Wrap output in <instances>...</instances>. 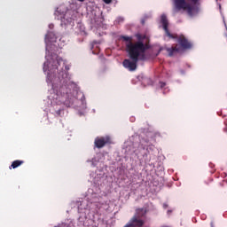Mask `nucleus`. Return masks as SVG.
I'll return each instance as SVG.
<instances>
[{
    "instance_id": "1",
    "label": "nucleus",
    "mask_w": 227,
    "mask_h": 227,
    "mask_svg": "<svg viewBox=\"0 0 227 227\" xmlns=\"http://www.w3.org/2000/svg\"><path fill=\"white\" fill-rule=\"evenodd\" d=\"M121 39L126 42V52L129 58V59H124L122 65L124 68H128L129 72H134V70L137 68L139 56H141V54H145V52L148 51V44H145L142 41L133 43L132 37L127 35H121Z\"/></svg>"
},
{
    "instance_id": "2",
    "label": "nucleus",
    "mask_w": 227,
    "mask_h": 227,
    "mask_svg": "<svg viewBox=\"0 0 227 227\" xmlns=\"http://www.w3.org/2000/svg\"><path fill=\"white\" fill-rule=\"evenodd\" d=\"M200 0H174L173 15L178 12H186L189 17H196L200 13Z\"/></svg>"
},
{
    "instance_id": "3",
    "label": "nucleus",
    "mask_w": 227,
    "mask_h": 227,
    "mask_svg": "<svg viewBox=\"0 0 227 227\" xmlns=\"http://www.w3.org/2000/svg\"><path fill=\"white\" fill-rule=\"evenodd\" d=\"M177 43L176 46H172L171 48H167L166 51L168 53V56H173V54L176 52H180V51H185L186 49H192V43L189 42V40L186 39L185 35H179V38H177Z\"/></svg>"
},
{
    "instance_id": "4",
    "label": "nucleus",
    "mask_w": 227,
    "mask_h": 227,
    "mask_svg": "<svg viewBox=\"0 0 227 227\" xmlns=\"http://www.w3.org/2000/svg\"><path fill=\"white\" fill-rule=\"evenodd\" d=\"M139 148L142 150H146V153L143 154V157H148L153 150H155V145L150 143V139L148 138H142L140 140Z\"/></svg>"
},
{
    "instance_id": "5",
    "label": "nucleus",
    "mask_w": 227,
    "mask_h": 227,
    "mask_svg": "<svg viewBox=\"0 0 227 227\" xmlns=\"http://www.w3.org/2000/svg\"><path fill=\"white\" fill-rule=\"evenodd\" d=\"M111 137L106 136V137H96L94 141V145L96 148H104L106 145H111Z\"/></svg>"
},
{
    "instance_id": "6",
    "label": "nucleus",
    "mask_w": 227,
    "mask_h": 227,
    "mask_svg": "<svg viewBox=\"0 0 227 227\" xmlns=\"http://www.w3.org/2000/svg\"><path fill=\"white\" fill-rule=\"evenodd\" d=\"M145 225V220L132 216L129 223L124 227H141Z\"/></svg>"
},
{
    "instance_id": "7",
    "label": "nucleus",
    "mask_w": 227,
    "mask_h": 227,
    "mask_svg": "<svg viewBox=\"0 0 227 227\" xmlns=\"http://www.w3.org/2000/svg\"><path fill=\"white\" fill-rule=\"evenodd\" d=\"M160 22L163 26V29L167 36H168V38H176V35H173L172 34H170L169 29L168 28L169 23L168 22V17L165 14L161 15Z\"/></svg>"
},
{
    "instance_id": "8",
    "label": "nucleus",
    "mask_w": 227,
    "mask_h": 227,
    "mask_svg": "<svg viewBox=\"0 0 227 227\" xmlns=\"http://www.w3.org/2000/svg\"><path fill=\"white\" fill-rule=\"evenodd\" d=\"M147 212L148 211L146 210V208H137V209H136V213H135L134 216L138 219H143V217L146 216Z\"/></svg>"
},
{
    "instance_id": "9",
    "label": "nucleus",
    "mask_w": 227,
    "mask_h": 227,
    "mask_svg": "<svg viewBox=\"0 0 227 227\" xmlns=\"http://www.w3.org/2000/svg\"><path fill=\"white\" fill-rule=\"evenodd\" d=\"M22 164H24V160H16L14 161H12V165L9 167L10 169H16V168H19L20 166H22Z\"/></svg>"
},
{
    "instance_id": "10",
    "label": "nucleus",
    "mask_w": 227,
    "mask_h": 227,
    "mask_svg": "<svg viewBox=\"0 0 227 227\" xmlns=\"http://www.w3.org/2000/svg\"><path fill=\"white\" fill-rule=\"evenodd\" d=\"M59 79H68V72L63 70V67L59 71Z\"/></svg>"
},
{
    "instance_id": "11",
    "label": "nucleus",
    "mask_w": 227,
    "mask_h": 227,
    "mask_svg": "<svg viewBox=\"0 0 227 227\" xmlns=\"http://www.w3.org/2000/svg\"><path fill=\"white\" fill-rule=\"evenodd\" d=\"M56 70L57 72H59L58 65L52 66V68L49 69L48 77H52V74H56Z\"/></svg>"
},
{
    "instance_id": "12",
    "label": "nucleus",
    "mask_w": 227,
    "mask_h": 227,
    "mask_svg": "<svg viewBox=\"0 0 227 227\" xmlns=\"http://www.w3.org/2000/svg\"><path fill=\"white\" fill-rule=\"evenodd\" d=\"M57 65H58L59 67H61V66H62V68H63V67H65V62H63V59L58 57V58H57Z\"/></svg>"
},
{
    "instance_id": "13",
    "label": "nucleus",
    "mask_w": 227,
    "mask_h": 227,
    "mask_svg": "<svg viewBox=\"0 0 227 227\" xmlns=\"http://www.w3.org/2000/svg\"><path fill=\"white\" fill-rule=\"evenodd\" d=\"M106 4H111L113 3V0H103Z\"/></svg>"
},
{
    "instance_id": "14",
    "label": "nucleus",
    "mask_w": 227,
    "mask_h": 227,
    "mask_svg": "<svg viewBox=\"0 0 227 227\" xmlns=\"http://www.w3.org/2000/svg\"><path fill=\"white\" fill-rule=\"evenodd\" d=\"M160 88H164V86H166V82H160Z\"/></svg>"
},
{
    "instance_id": "15",
    "label": "nucleus",
    "mask_w": 227,
    "mask_h": 227,
    "mask_svg": "<svg viewBox=\"0 0 227 227\" xmlns=\"http://www.w3.org/2000/svg\"><path fill=\"white\" fill-rule=\"evenodd\" d=\"M57 114H59H59H61V110H58Z\"/></svg>"
},
{
    "instance_id": "16",
    "label": "nucleus",
    "mask_w": 227,
    "mask_h": 227,
    "mask_svg": "<svg viewBox=\"0 0 227 227\" xmlns=\"http://www.w3.org/2000/svg\"><path fill=\"white\" fill-rule=\"evenodd\" d=\"M66 70H70V67L68 66H65Z\"/></svg>"
},
{
    "instance_id": "17",
    "label": "nucleus",
    "mask_w": 227,
    "mask_h": 227,
    "mask_svg": "<svg viewBox=\"0 0 227 227\" xmlns=\"http://www.w3.org/2000/svg\"><path fill=\"white\" fill-rule=\"evenodd\" d=\"M163 207H164V208H168V204H164V205H163Z\"/></svg>"
},
{
    "instance_id": "18",
    "label": "nucleus",
    "mask_w": 227,
    "mask_h": 227,
    "mask_svg": "<svg viewBox=\"0 0 227 227\" xmlns=\"http://www.w3.org/2000/svg\"><path fill=\"white\" fill-rule=\"evenodd\" d=\"M135 153H136V155H139V153H137V151H135Z\"/></svg>"
},
{
    "instance_id": "19",
    "label": "nucleus",
    "mask_w": 227,
    "mask_h": 227,
    "mask_svg": "<svg viewBox=\"0 0 227 227\" xmlns=\"http://www.w3.org/2000/svg\"><path fill=\"white\" fill-rule=\"evenodd\" d=\"M171 212H172L171 210H168V215L171 214Z\"/></svg>"
},
{
    "instance_id": "20",
    "label": "nucleus",
    "mask_w": 227,
    "mask_h": 227,
    "mask_svg": "<svg viewBox=\"0 0 227 227\" xmlns=\"http://www.w3.org/2000/svg\"><path fill=\"white\" fill-rule=\"evenodd\" d=\"M78 1H80V3H84V0H78Z\"/></svg>"
},
{
    "instance_id": "21",
    "label": "nucleus",
    "mask_w": 227,
    "mask_h": 227,
    "mask_svg": "<svg viewBox=\"0 0 227 227\" xmlns=\"http://www.w3.org/2000/svg\"><path fill=\"white\" fill-rule=\"evenodd\" d=\"M119 20H121V22H122V20H123V18H119Z\"/></svg>"
}]
</instances>
